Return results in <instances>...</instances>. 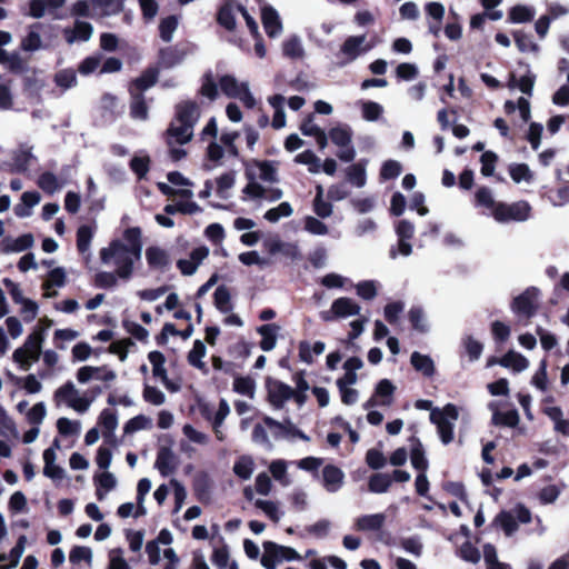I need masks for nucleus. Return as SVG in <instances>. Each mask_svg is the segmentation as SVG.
Listing matches in <instances>:
<instances>
[{
	"label": "nucleus",
	"mask_w": 569,
	"mask_h": 569,
	"mask_svg": "<svg viewBox=\"0 0 569 569\" xmlns=\"http://www.w3.org/2000/svg\"><path fill=\"white\" fill-rule=\"evenodd\" d=\"M281 51L290 60H302L306 57L302 39L298 34L288 36L281 43Z\"/></svg>",
	"instance_id": "5701e85b"
},
{
	"label": "nucleus",
	"mask_w": 569,
	"mask_h": 569,
	"mask_svg": "<svg viewBox=\"0 0 569 569\" xmlns=\"http://www.w3.org/2000/svg\"><path fill=\"white\" fill-rule=\"evenodd\" d=\"M93 399L81 392L72 381H67L53 392V402L57 408L67 407L77 413H86Z\"/></svg>",
	"instance_id": "20e7f679"
},
{
	"label": "nucleus",
	"mask_w": 569,
	"mask_h": 569,
	"mask_svg": "<svg viewBox=\"0 0 569 569\" xmlns=\"http://www.w3.org/2000/svg\"><path fill=\"white\" fill-rule=\"evenodd\" d=\"M254 470L253 459L249 456L240 457L233 466V472L241 479L248 480L251 478Z\"/></svg>",
	"instance_id": "3c124183"
},
{
	"label": "nucleus",
	"mask_w": 569,
	"mask_h": 569,
	"mask_svg": "<svg viewBox=\"0 0 569 569\" xmlns=\"http://www.w3.org/2000/svg\"><path fill=\"white\" fill-rule=\"evenodd\" d=\"M269 548L273 551L272 555L278 559V561L287 560V561H293V560H302V556H300L293 548L280 546L276 542L269 541Z\"/></svg>",
	"instance_id": "5fc2aeb1"
},
{
	"label": "nucleus",
	"mask_w": 569,
	"mask_h": 569,
	"mask_svg": "<svg viewBox=\"0 0 569 569\" xmlns=\"http://www.w3.org/2000/svg\"><path fill=\"white\" fill-rule=\"evenodd\" d=\"M295 161L308 166V170L311 173H319L321 171L320 159L310 150L297 154Z\"/></svg>",
	"instance_id": "bf43d9fd"
},
{
	"label": "nucleus",
	"mask_w": 569,
	"mask_h": 569,
	"mask_svg": "<svg viewBox=\"0 0 569 569\" xmlns=\"http://www.w3.org/2000/svg\"><path fill=\"white\" fill-rule=\"evenodd\" d=\"M93 13L96 16H112L123 8L122 0H92Z\"/></svg>",
	"instance_id": "7c9ffc66"
},
{
	"label": "nucleus",
	"mask_w": 569,
	"mask_h": 569,
	"mask_svg": "<svg viewBox=\"0 0 569 569\" xmlns=\"http://www.w3.org/2000/svg\"><path fill=\"white\" fill-rule=\"evenodd\" d=\"M154 468L162 477H168L177 470L178 459L171 449L162 447L158 451Z\"/></svg>",
	"instance_id": "412c9836"
},
{
	"label": "nucleus",
	"mask_w": 569,
	"mask_h": 569,
	"mask_svg": "<svg viewBox=\"0 0 569 569\" xmlns=\"http://www.w3.org/2000/svg\"><path fill=\"white\" fill-rule=\"evenodd\" d=\"M208 256L209 248L200 246L191 251L189 258L178 260L177 268L183 276H192Z\"/></svg>",
	"instance_id": "dca6fc26"
},
{
	"label": "nucleus",
	"mask_w": 569,
	"mask_h": 569,
	"mask_svg": "<svg viewBox=\"0 0 569 569\" xmlns=\"http://www.w3.org/2000/svg\"><path fill=\"white\" fill-rule=\"evenodd\" d=\"M34 243V238L31 233H24L17 238L6 237L0 242V251L2 253H19L30 249Z\"/></svg>",
	"instance_id": "f3484780"
},
{
	"label": "nucleus",
	"mask_w": 569,
	"mask_h": 569,
	"mask_svg": "<svg viewBox=\"0 0 569 569\" xmlns=\"http://www.w3.org/2000/svg\"><path fill=\"white\" fill-rule=\"evenodd\" d=\"M476 206L483 207L489 210L488 216L492 217L496 207L500 201H496L492 191L487 187H480L475 194Z\"/></svg>",
	"instance_id": "f704fd0d"
},
{
	"label": "nucleus",
	"mask_w": 569,
	"mask_h": 569,
	"mask_svg": "<svg viewBox=\"0 0 569 569\" xmlns=\"http://www.w3.org/2000/svg\"><path fill=\"white\" fill-rule=\"evenodd\" d=\"M27 545V537L20 536L18 538V541L16 546L10 550L8 553L9 557V563L8 565H0V569H12L16 568L24 552Z\"/></svg>",
	"instance_id": "09e8293b"
},
{
	"label": "nucleus",
	"mask_w": 569,
	"mask_h": 569,
	"mask_svg": "<svg viewBox=\"0 0 569 569\" xmlns=\"http://www.w3.org/2000/svg\"><path fill=\"white\" fill-rule=\"evenodd\" d=\"M371 47L366 44V36L348 37L337 53L338 66L345 67L367 52Z\"/></svg>",
	"instance_id": "1a4fd4ad"
},
{
	"label": "nucleus",
	"mask_w": 569,
	"mask_h": 569,
	"mask_svg": "<svg viewBox=\"0 0 569 569\" xmlns=\"http://www.w3.org/2000/svg\"><path fill=\"white\" fill-rule=\"evenodd\" d=\"M532 207L526 200L515 202H502L493 211V220L501 224L511 222H525L531 218Z\"/></svg>",
	"instance_id": "423d86ee"
},
{
	"label": "nucleus",
	"mask_w": 569,
	"mask_h": 569,
	"mask_svg": "<svg viewBox=\"0 0 569 569\" xmlns=\"http://www.w3.org/2000/svg\"><path fill=\"white\" fill-rule=\"evenodd\" d=\"M531 385L541 392H547L549 389V381L547 376V362L541 360L539 368L531 377Z\"/></svg>",
	"instance_id": "052dcab7"
},
{
	"label": "nucleus",
	"mask_w": 569,
	"mask_h": 569,
	"mask_svg": "<svg viewBox=\"0 0 569 569\" xmlns=\"http://www.w3.org/2000/svg\"><path fill=\"white\" fill-rule=\"evenodd\" d=\"M264 426L271 431L272 437L276 439H291L295 426L290 421L279 422L271 417L263 418Z\"/></svg>",
	"instance_id": "c756f323"
},
{
	"label": "nucleus",
	"mask_w": 569,
	"mask_h": 569,
	"mask_svg": "<svg viewBox=\"0 0 569 569\" xmlns=\"http://www.w3.org/2000/svg\"><path fill=\"white\" fill-rule=\"evenodd\" d=\"M93 480L97 486L96 496L99 500H103L108 492L117 487V478L109 471L96 475Z\"/></svg>",
	"instance_id": "cd10ccee"
},
{
	"label": "nucleus",
	"mask_w": 569,
	"mask_h": 569,
	"mask_svg": "<svg viewBox=\"0 0 569 569\" xmlns=\"http://www.w3.org/2000/svg\"><path fill=\"white\" fill-rule=\"evenodd\" d=\"M99 423L102 428V437H103L104 443L116 447L117 438H116L114 431L118 427L117 415L109 409H104L100 413Z\"/></svg>",
	"instance_id": "6ab92c4d"
},
{
	"label": "nucleus",
	"mask_w": 569,
	"mask_h": 569,
	"mask_svg": "<svg viewBox=\"0 0 569 569\" xmlns=\"http://www.w3.org/2000/svg\"><path fill=\"white\" fill-rule=\"evenodd\" d=\"M40 29H41L40 23H34L29 27L28 32H27L26 37L22 38L21 44H20V47L23 51L34 52V51L40 50L43 47L42 39L40 36Z\"/></svg>",
	"instance_id": "c85d7f7f"
},
{
	"label": "nucleus",
	"mask_w": 569,
	"mask_h": 569,
	"mask_svg": "<svg viewBox=\"0 0 569 569\" xmlns=\"http://www.w3.org/2000/svg\"><path fill=\"white\" fill-rule=\"evenodd\" d=\"M179 26V19L177 16H169L163 18L159 23L160 38L164 42H170L173 39V34Z\"/></svg>",
	"instance_id": "49530a36"
},
{
	"label": "nucleus",
	"mask_w": 569,
	"mask_h": 569,
	"mask_svg": "<svg viewBox=\"0 0 569 569\" xmlns=\"http://www.w3.org/2000/svg\"><path fill=\"white\" fill-rule=\"evenodd\" d=\"M92 559V549L86 546H76L69 552V561L76 566L84 562L88 567H91Z\"/></svg>",
	"instance_id": "ea45409f"
},
{
	"label": "nucleus",
	"mask_w": 569,
	"mask_h": 569,
	"mask_svg": "<svg viewBox=\"0 0 569 569\" xmlns=\"http://www.w3.org/2000/svg\"><path fill=\"white\" fill-rule=\"evenodd\" d=\"M459 418V409L452 403L446 405L442 409L436 408L430 412V420L437 426L438 435L443 445L453 440L455 423Z\"/></svg>",
	"instance_id": "39448f33"
},
{
	"label": "nucleus",
	"mask_w": 569,
	"mask_h": 569,
	"mask_svg": "<svg viewBox=\"0 0 569 569\" xmlns=\"http://www.w3.org/2000/svg\"><path fill=\"white\" fill-rule=\"evenodd\" d=\"M130 169L138 179H143L150 169V157L143 151L136 153L130 161Z\"/></svg>",
	"instance_id": "58836bf2"
},
{
	"label": "nucleus",
	"mask_w": 569,
	"mask_h": 569,
	"mask_svg": "<svg viewBox=\"0 0 569 569\" xmlns=\"http://www.w3.org/2000/svg\"><path fill=\"white\" fill-rule=\"evenodd\" d=\"M361 114L366 121H376L383 113V107L375 101L360 102Z\"/></svg>",
	"instance_id": "e2e57ef3"
},
{
	"label": "nucleus",
	"mask_w": 569,
	"mask_h": 569,
	"mask_svg": "<svg viewBox=\"0 0 569 569\" xmlns=\"http://www.w3.org/2000/svg\"><path fill=\"white\" fill-rule=\"evenodd\" d=\"M392 483V478L387 473H375L369 479V490L373 493L387 492Z\"/></svg>",
	"instance_id": "6e6d98bb"
},
{
	"label": "nucleus",
	"mask_w": 569,
	"mask_h": 569,
	"mask_svg": "<svg viewBox=\"0 0 569 569\" xmlns=\"http://www.w3.org/2000/svg\"><path fill=\"white\" fill-rule=\"evenodd\" d=\"M214 306L222 313H230L232 310L231 296L226 286H219L213 295Z\"/></svg>",
	"instance_id": "a18cd8bd"
},
{
	"label": "nucleus",
	"mask_w": 569,
	"mask_h": 569,
	"mask_svg": "<svg viewBox=\"0 0 569 569\" xmlns=\"http://www.w3.org/2000/svg\"><path fill=\"white\" fill-rule=\"evenodd\" d=\"M93 32L89 22L77 21L72 28H66L63 34L69 44L88 41Z\"/></svg>",
	"instance_id": "b1692460"
},
{
	"label": "nucleus",
	"mask_w": 569,
	"mask_h": 569,
	"mask_svg": "<svg viewBox=\"0 0 569 569\" xmlns=\"http://www.w3.org/2000/svg\"><path fill=\"white\" fill-rule=\"evenodd\" d=\"M217 194L221 199H228L230 196V190L233 188L236 182V173L230 171L221 174L217 178Z\"/></svg>",
	"instance_id": "de8ad7c7"
},
{
	"label": "nucleus",
	"mask_w": 569,
	"mask_h": 569,
	"mask_svg": "<svg viewBox=\"0 0 569 569\" xmlns=\"http://www.w3.org/2000/svg\"><path fill=\"white\" fill-rule=\"evenodd\" d=\"M345 481V473L336 466L328 465L322 469V485L328 492L339 491Z\"/></svg>",
	"instance_id": "4be33fe9"
},
{
	"label": "nucleus",
	"mask_w": 569,
	"mask_h": 569,
	"mask_svg": "<svg viewBox=\"0 0 569 569\" xmlns=\"http://www.w3.org/2000/svg\"><path fill=\"white\" fill-rule=\"evenodd\" d=\"M132 101L130 106V113L133 119L147 120L148 107L141 93L131 92Z\"/></svg>",
	"instance_id": "8fccbe9b"
},
{
	"label": "nucleus",
	"mask_w": 569,
	"mask_h": 569,
	"mask_svg": "<svg viewBox=\"0 0 569 569\" xmlns=\"http://www.w3.org/2000/svg\"><path fill=\"white\" fill-rule=\"evenodd\" d=\"M493 363H498L503 368L512 370L513 372H522L529 367V360L521 353L513 350L508 351L499 360H490L488 366H492Z\"/></svg>",
	"instance_id": "aec40b11"
},
{
	"label": "nucleus",
	"mask_w": 569,
	"mask_h": 569,
	"mask_svg": "<svg viewBox=\"0 0 569 569\" xmlns=\"http://www.w3.org/2000/svg\"><path fill=\"white\" fill-rule=\"evenodd\" d=\"M207 352L206 345L201 340L193 342L192 349L188 353V361L191 366L206 371V363L202 361Z\"/></svg>",
	"instance_id": "c03bdc74"
},
{
	"label": "nucleus",
	"mask_w": 569,
	"mask_h": 569,
	"mask_svg": "<svg viewBox=\"0 0 569 569\" xmlns=\"http://www.w3.org/2000/svg\"><path fill=\"white\" fill-rule=\"evenodd\" d=\"M267 389L269 402L276 409L282 408L293 395V388L279 380L268 381Z\"/></svg>",
	"instance_id": "4468645a"
},
{
	"label": "nucleus",
	"mask_w": 569,
	"mask_h": 569,
	"mask_svg": "<svg viewBox=\"0 0 569 569\" xmlns=\"http://www.w3.org/2000/svg\"><path fill=\"white\" fill-rule=\"evenodd\" d=\"M149 362L152 366V375L154 378L160 381L164 379L167 375V370L164 368L166 358L160 351H151L148 355Z\"/></svg>",
	"instance_id": "4d7b16f0"
},
{
	"label": "nucleus",
	"mask_w": 569,
	"mask_h": 569,
	"mask_svg": "<svg viewBox=\"0 0 569 569\" xmlns=\"http://www.w3.org/2000/svg\"><path fill=\"white\" fill-rule=\"evenodd\" d=\"M539 290L535 287L528 288L525 292L513 299L511 309L518 316L530 318L537 309Z\"/></svg>",
	"instance_id": "f8f14e48"
},
{
	"label": "nucleus",
	"mask_w": 569,
	"mask_h": 569,
	"mask_svg": "<svg viewBox=\"0 0 569 569\" xmlns=\"http://www.w3.org/2000/svg\"><path fill=\"white\" fill-rule=\"evenodd\" d=\"M408 317L416 330L420 332H427L429 330V322L421 307H412L408 312Z\"/></svg>",
	"instance_id": "603ef678"
},
{
	"label": "nucleus",
	"mask_w": 569,
	"mask_h": 569,
	"mask_svg": "<svg viewBox=\"0 0 569 569\" xmlns=\"http://www.w3.org/2000/svg\"><path fill=\"white\" fill-rule=\"evenodd\" d=\"M144 256L146 261L151 270L163 271L169 268L171 263L169 252L159 246L148 247L146 249Z\"/></svg>",
	"instance_id": "a211bd4d"
},
{
	"label": "nucleus",
	"mask_w": 569,
	"mask_h": 569,
	"mask_svg": "<svg viewBox=\"0 0 569 569\" xmlns=\"http://www.w3.org/2000/svg\"><path fill=\"white\" fill-rule=\"evenodd\" d=\"M543 412L552 420L557 432L569 435V420L563 418L562 410L557 406H546Z\"/></svg>",
	"instance_id": "2f4dec72"
},
{
	"label": "nucleus",
	"mask_w": 569,
	"mask_h": 569,
	"mask_svg": "<svg viewBox=\"0 0 569 569\" xmlns=\"http://www.w3.org/2000/svg\"><path fill=\"white\" fill-rule=\"evenodd\" d=\"M293 213V209L289 202H281L279 206L269 209L264 213V219L269 222H277L281 218L290 217Z\"/></svg>",
	"instance_id": "338daca9"
},
{
	"label": "nucleus",
	"mask_w": 569,
	"mask_h": 569,
	"mask_svg": "<svg viewBox=\"0 0 569 569\" xmlns=\"http://www.w3.org/2000/svg\"><path fill=\"white\" fill-rule=\"evenodd\" d=\"M387 521V515L383 512L365 513L357 517L353 521V529L365 533L380 532Z\"/></svg>",
	"instance_id": "ddd939ff"
},
{
	"label": "nucleus",
	"mask_w": 569,
	"mask_h": 569,
	"mask_svg": "<svg viewBox=\"0 0 569 569\" xmlns=\"http://www.w3.org/2000/svg\"><path fill=\"white\" fill-rule=\"evenodd\" d=\"M142 232L139 227L127 228L122 239L112 240L100 250L103 264H111L120 276V280L129 281L134 273V266L141 259Z\"/></svg>",
	"instance_id": "f257e3e1"
},
{
	"label": "nucleus",
	"mask_w": 569,
	"mask_h": 569,
	"mask_svg": "<svg viewBox=\"0 0 569 569\" xmlns=\"http://www.w3.org/2000/svg\"><path fill=\"white\" fill-rule=\"evenodd\" d=\"M233 390L242 396L253 398L256 393V381L251 377H236Z\"/></svg>",
	"instance_id": "864d4df0"
},
{
	"label": "nucleus",
	"mask_w": 569,
	"mask_h": 569,
	"mask_svg": "<svg viewBox=\"0 0 569 569\" xmlns=\"http://www.w3.org/2000/svg\"><path fill=\"white\" fill-rule=\"evenodd\" d=\"M123 553L121 548L111 549L108 552L109 563L107 569H131Z\"/></svg>",
	"instance_id": "774afa93"
},
{
	"label": "nucleus",
	"mask_w": 569,
	"mask_h": 569,
	"mask_svg": "<svg viewBox=\"0 0 569 569\" xmlns=\"http://www.w3.org/2000/svg\"><path fill=\"white\" fill-rule=\"evenodd\" d=\"M44 337V329L37 327L26 338L23 345L13 351L12 360L21 370H30L33 363L40 359Z\"/></svg>",
	"instance_id": "7ed1b4c3"
},
{
	"label": "nucleus",
	"mask_w": 569,
	"mask_h": 569,
	"mask_svg": "<svg viewBox=\"0 0 569 569\" xmlns=\"http://www.w3.org/2000/svg\"><path fill=\"white\" fill-rule=\"evenodd\" d=\"M347 179L351 184H353L357 188L365 187L367 182L366 163L358 162L348 167Z\"/></svg>",
	"instance_id": "79ce46f5"
},
{
	"label": "nucleus",
	"mask_w": 569,
	"mask_h": 569,
	"mask_svg": "<svg viewBox=\"0 0 569 569\" xmlns=\"http://www.w3.org/2000/svg\"><path fill=\"white\" fill-rule=\"evenodd\" d=\"M200 118L197 103L183 101L176 108V117L167 130L168 146L184 144L193 137V128Z\"/></svg>",
	"instance_id": "f03ea898"
},
{
	"label": "nucleus",
	"mask_w": 569,
	"mask_h": 569,
	"mask_svg": "<svg viewBox=\"0 0 569 569\" xmlns=\"http://www.w3.org/2000/svg\"><path fill=\"white\" fill-rule=\"evenodd\" d=\"M64 184V180H60L51 172H44L38 179V186L49 194L59 191Z\"/></svg>",
	"instance_id": "a19ab883"
},
{
	"label": "nucleus",
	"mask_w": 569,
	"mask_h": 569,
	"mask_svg": "<svg viewBox=\"0 0 569 569\" xmlns=\"http://www.w3.org/2000/svg\"><path fill=\"white\" fill-rule=\"evenodd\" d=\"M261 22L268 37L278 38L283 31L279 12L270 4L261 7Z\"/></svg>",
	"instance_id": "2eb2a0df"
},
{
	"label": "nucleus",
	"mask_w": 569,
	"mask_h": 569,
	"mask_svg": "<svg viewBox=\"0 0 569 569\" xmlns=\"http://www.w3.org/2000/svg\"><path fill=\"white\" fill-rule=\"evenodd\" d=\"M495 522L499 525L507 536H511L518 529V522L515 518V515L510 511L500 512Z\"/></svg>",
	"instance_id": "680f3d73"
},
{
	"label": "nucleus",
	"mask_w": 569,
	"mask_h": 569,
	"mask_svg": "<svg viewBox=\"0 0 569 569\" xmlns=\"http://www.w3.org/2000/svg\"><path fill=\"white\" fill-rule=\"evenodd\" d=\"M151 490V481L148 478H142L137 485V510L136 517H141L147 513L144 506L146 497Z\"/></svg>",
	"instance_id": "37998d69"
},
{
	"label": "nucleus",
	"mask_w": 569,
	"mask_h": 569,
	"mask_svg": "<svg viewBox=\"0 0 569 569\" xmlns=\"http://www.w3.org/2000/svg\"><path fill=\"white\" fill-rule=\"evenodd\" d=\"M257 331L261 336L260 348L263 351L273 350L277 345V338L280 331V327L276 323H269L260 326L257 329Z\"/></svg>",
	"instance_id": "bb28decb"
},
{
	"label": "nucleus",
	"mask_w": 569,
	"mask_h": 569,
	"mask_svg": "<svg viewBox=\"0 0 569 569\" xmlns=\"http://www.w3.org/2000/svg\"><path fill=\"white\" fill-rule=\"evenodd\" d=\"M410 362L417 371L426 377H431L435 373L433 360L427 355L415 351L410 357Z\"/></svg>",
	"instance_id": "473e14b6"
},
{
	"label": "nucleus",
	"mask_w": 569,
	"mask_h": 569,
	"mask_svg": "<svg viewBox=\"0 0 569 569\" xmlns=\"http://www.w3.org/2000/svg\"><path fill=\"white\" fill-rule=\"evenodd\" d=\"M57 429L63 437L79 436L81 431V423L78 420H71L62 417L57 420Z\"/></svg>",
	"instance_id": "13d9d810"
},
{
	"label": "nucleus",
	"mask_w": 569,
	"mask_h": 569,
	"mask_svg": "<svg viewBox=\"0 0 569 569\" xmlns=\"http://www.w3.org/2000/svg\"><path fill=\"white\" fill-rule=\"evenodd\" d=\"M395 390L396 387L389 379L380 380L376 386L373 395L363 403V409L369 410L377 406H391Z\"/></svg>",
	"instance_id": "9b49d317"
},
{
	"label": "nucleus",
	"mask_w": 569,
	"mask_h": 569,
	"mask_svg": "<svg viewBox=\"0 0 569 569\" xmlns=\"http://www.w3.org/2000/svg\"><path fill=\"white\" fill-rule=\"evenodd\" d=\"M325 348L326 346L321 341H317L312 346L307 341H302L299 343V358L302 362L310 365L313 362V356L321 355Z\"/></svg>",
	"instance_id": "e433bc0d"
},
{
	"label": "nucleus",
	"mask_w": 569,
	"mask_h": 569,
	"mask_svg": "<svg viewBox=\"0 0 569 569\" xmlns=\"http://www.w3.org/2000/svg\"><path fill=\"white\" fill-rule=\"evenodd\" d=\"M246 174L248 179H259L269 183L278 181L277 167L271 161H250L247 164Z\"/></svg>",
	"instance_id": "9d476101"
},
{
	"label": "nucleus",
	"mask_w": 569,
	"mask_h": 569,
	"mask_svg": "<svg viewBox=\"0 0 569 569\" xmlns=\"http://www.w3.org/2000/svg\"><path fill=\"white\" fill-rule=\"evenodd\" d=\"M303 229L313 236H326L329 233L327 224L313 216L305 217Z\"/></svg>",
	"instance_id": "69168bd1"
},
{
	"label": "nucleus",
	"mask_w": 569,
	"mask_h": 569,
	"mask_svg": "<svg viewBox=\"0 0 569 569\" xmlns=\"http://www.w3.org/2000/svg\"><path fill=\"white\" fill-rule=\"evenodd\" d=\"M329 138L333 144L340 148L337 153L341 161L350 162L356 157L352 142V130L348 126H337L329 131Z\"/></svg>",
	"instance_id": "6e6552de"
},
{
	"label": "nucleus",
	"mask_w": 569,
	"mask_h": 569,
	"mask_svg": "<svg viewBox=\"0 0 569 569\" xmlns=\"http://www.w3.org/2000/svg\"><path fill=\"white\" fill-rule=\"evenodd\" d=\"M536 10L530 6L517 4L509 11L508 19L512 23L529 22L535 18Z\"/></svg>",
	"instance_id": "4c0bfd02"
},
{
	"label": "nucleus",
	"mask_w": 569,
	"mask_h": 569,
	"mask_svg": "<svg viewBox=\"0 0 569 569\" xmlns=\"http://www.w3.org/2000/svg\"><path fill=\"white\" fill-rule=\"evenodd\" d=\"M332 303L333 312H336L339 319L358 316L361 310V307L353 299L348 297H340L333 300Z\"/></svg>",
	"instance_id": "a878e982"
},
{
	"label": "nucleus",
	"mask_w": 569,
	"mask_h": 569,
	"mask_svg": "<svg viewBox=\"0 0 569 569\" xmlns=\"http://www.w3.org/2000/svg\"><path fill=\"white\" fill-rule=\"evenodd\" d=\"M142 398L152 406H162L166 402V395L158 388L148 383L143 385Z\"/></svg>",
	"instance_id": "0e129e2a"
},
{
	"label": "nucleus",
	"mask_w": 569,
	"mask_h": 569,
	"mask_svg": "<svg viewBox=\"0 0 569 569\" xmlns=\"http://www.w3.org/2000/svg\"><path fill=\"white\" fill-rule=\"evenodd\" d=\"M32 160L33 156L31 153V149L28 147H20L13 152L11 162L12 169L17 172H23L29 168Z\"/></svg>",
	"instance_id": "72a5a7b5"
},
{
	"label": "nucleus",
	"mask_w": 569,
	"mask_h": 569,
	"mask_svg": "<svg viewBox=\"0 0 569 569\" xmlns=\"http://www.w3.org/2000/svg\"><path fill=\"white\" fill-rule=\"evenodd\" d=\"M57 453L54 448H47L43 451V475L53 481H60L64 478V469L56 463Z\"/></svg>",
	"instance_id": "393cba45"
},
{
	"label": "nucleus",
	"mask_w": 569,
	"mask_h": 569,
	"mask_svg": "<svg viewBox=\"0 0 569 569\" xmlns=\"http://www.w3.org/2000/svg\"><path fill=\"white\" fill-rule=\"evenodd\" d=\"M219 87L223 94L228 98L239 99L248 109H252L257 104V99L253 97L249 82L239 81L234 76L224 74L219 79Z\"/></svg>",
	"instance_id": "0eeeda50"
},
{
	"label": "nucleus",
	"mask_w": 569,
	"mask_h": 569,
	"mask_svg": "<svg viewBox=\"0 0 569 569\" xmlns=\"http://www.w3.org/2000/svg\"><path fill=\"white\" fill-rule=\"evenodd\" d=\"M157 79L158 71L153 68H149L132 82L130 91L132 92L133 90L136 93H141L151 88L157 82Z\"/></svg>",
	"instance_id": "c9c22d12"
}]
</instances>
